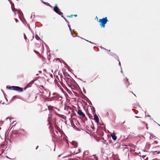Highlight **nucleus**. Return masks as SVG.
<instances>
[{"label": "nucleus", "instance_id": "f257e3e1", "mask_svg": "<svg viewBox=\"0 0 160 160\" xmlns=\"http://www.w3.org/2000/svg\"><path fill=\"white\" fill-rule=\"evenodd\" d=\"M108 20L107 19V17H105L102 19H101L99 20V22L100 23V25L101 27L104 28L105 27V25L106 24Z\"/></svg>", "mask_w": 160, "mask_h": 160}, {"label": "nucleus", "instance_id": "f03ea898", "mask_svg": "<svg viewBox=\"0 0 160 160\" xmlns=\"http://www.w3.org/2000/svg\"><path fill=\"white\" fill-rule=\"evenodd\" d=\"M9 89L14 90L16 91L19 92H21L23 91L22 89L18 86H12V87H9Z\"/></svg>", "mask_w": 160, "mask_h": 160}, {"label": "nucleus", "instance_id": "7ed1b4c3", "mask_svg": "<svg viewBox=\"0 0 160 160\" xmlns=\"http://www.w3.org/2000/svg\"><path fill=\"white\" fill-rule=\"evenodd\" d=\"M53 10L57 13L61 15L62 17H63V13L60 11L59 9L57 6H55L54 7Z\"/></svg>", "mask_w": 160, "mask_h": 160}, {"label": "nucleus", "instance_id": "20e7f679", "mask_svg": "<svg viewBox=\"0 0 160 160\" xmlns=\"http://www.w3.org/2000/svg\"><path fill=\"white\" fill-rule=\"evenodd\" d=\"M78 115L82 116V117H84L85 116V115L83 114L81 110H78Z\"/></svg>", "mask_w": 160, "mask_h": 160}, {"label": "nucleus", "instance_id": "39448f33", "mask_svg": "<svg viewBox=\"0 0 160 160\" xmlns=\"http://www.w3.org/2000/svg\"><path fill=\"white\" fill-rule=\"evenodd\" d=\"M111 136L112 137V139L114 140H116L117 138V137L116 136L115 134L113 132L111 134Z\"/></svg>", "mask_w": 160, "mask_h": 160}, {"label": "nucleus", "instance_id": "423d86ee", "mask_svg": "<svg viewBox=\"0 0 160 160\" xmlns=\"http://www.w3.org/2000/svg\"><path fill=\"white\" fill-rule=\"evenodd\" d=\"M71 144L73 146H74V148H76L77 147V146H78V144L77 143L75 142H74V141H72L71 142Z\"/></svg>", "mask_w": 160, "mask_h": 160}, {"label": "nucleus", "instance_id": "0eeeda50", "mask_svg": "<svg viewBox=\"0 0 160 160\" xmlns=\"http://www.w3.org/2000/svg\"><path fill=\"white\" fill-rule=\"evenodd\" d=\"M56 113L59 116V117H60V118H63L64 120H66V116H65L63 115H61V114H58L57 113H56Z\"/></svg>", "mask_w": 160, "mask_h": 160}, {"label": "nucleus", "instance_id": "6e6552de", "mask_svg": "<svg viewBox=\"0 0 160 160\" xmlns=\"http://www.w3.org/2000/svg\"><path fill=\"white\" fill-rule=\"evenodd\" d=\"M94 118L95 121V122L97 123H98L99 122V118L98 116L97 115H95L94 116Z\"/></svg>", "mask_w": 160, "mask_h": 160}, {"label": "nucleus", "instance_id": "1a4fd4ad", "mask_svg": "<svg viewBox=\"0 0 160 160\" xmlns=\"http://www.w3.org/2000/svg\"><path fill=\"white\" fill-rule=\"evenodd\" d=\"M88 151H86L84 152V153L83 154V156H85L86 155H88Z\"/></svg>", "mask_w": 160, "mask_h": 160}, {"label": "nucleus", "instance_id": "9d476101", "mask_svg": "<svg viewBox=\"0 0 160 160\" xmlns=\"http://www.w3.org/2000/svg\"><path fill=\"white\" fill-rule=\"evenodd\" d=\"M160 152L157 151H153L151 152L152 154H155L154 153L157 152V154L159 153H160Z\"/></svg>", "mask_w": 160, "mask_h": 160}, {"label": "nucleus", "instance_id": "9b49d317", "mask_svg": "<svg viewBox=\"0 0 160 160\" xmlns=\"http://www.w3.org/2000/svg\"><path fill=\"white\" fill-rule=\"evenodd\" d=\"M103 142V143H104V144H106V146H107V145H108V143L107 142H106V140H105L104 141V142Z\"/></svg>", "mask_w": 160, "mask_h": 160}, {"label": "nucleus", "instance_id": "f8f14e48", "mask_svg": "<svg viewBox=\"0 0 160 160\" xmlns=\"http://www.w3.org/2000/svg\"><path fill=\"white\" fill-rule=\"evenodd\" d=\"M35 38L37 40H38L39 39H40L39 37L37 35H36Z\"/></svg>", "mask_w": 160, "mask_h": 160}, {"label": "nucleus", "instance_id": "ddd939ff", "mask_svg": "<svg viewBox=\"0 0 160 160\" xmlns=\"http://www.w3.org/2000/svg\"><path fill=\"white\" fill-rule=\"evenodd\" d=\"M158 143V142L157 141H154L153 143V144L154 145L157 144Z\"/></svg>", "mask_w": 160, "mask_h": 160}, {"label": "nucleus", "instance_id": "4468645a", "mask_svg": "<svg viewBox=\"0 0 160 160\" xmlns=\"http://www.w3.org/2000/svg\"><path fill=\"white\" fill-rule=\"evenodd\" d=\"M33 82H34V81H32L30 82H29V84H28V85H29V84L31 85V84H32Z\"/></svg>", "mask_w": 160, "mask_h": 160}, {"label": "nucleus", "instance_id": "2eb2a0df", "mask_svg": "<svg viewBox=\"0 0 160 160\" xmlns=\"http://www.w3.org/2000/svg\"><path fill=\"white\" fill-rule=\"evenodd\" d=\"M150 136L152 137V138H154L155 137V136H154L151 133L150 134Z\"/></svg>", "mask_w": 160, "mask_h": 160}, {"label": "nucleus", "instance_id": "dca6fc26", "mask_svg": "<svg viewBox=\"0 0 160 160\" xmlns=\"http://www.w3.org/2000/svg\"><path fill=\"white\" fill-rule=\"evenodd\" d=\"M64 20H65V21L67 22V23H68V24H69V22L66 19L64 18V17L63 16V17H62Z\"/></svg>", "mask_w": 160, "mask_h": 160}, {"label": "nucleus", "instance_id": "f3484780", "mask_svg": "<svg viewBox=\"0 0 160 160\" xmlns=\"http://www.w3.org/2000/svg\"><path fill=\"white\" fill-rule=\"evenodd\" d=\"M68 27H69V28L71 32V29L70 27V25H69V24H68Z\"/></svg>", "mask_w": 160, "mask_h": 160}, {"label": "nucleus", "instance_id": "a211bd4d", "mask_svg": "<svg viewBox=\"0 0 160 160\" xmlns=\"http://www.w3.org/2000/svg\"><path fill=\"white\" fill-rule=\"evenodd\" d=\"M12 9V10L13 11V12H15V11H17V10H16V9Z\"/></svg>", "mask_w": 160, "mask_h": 160}, {"label": "nucleus", "instance_id": "6ab92c4d", "mask_svg": "<svg viewBox=\"0 0 160 160\" xmlns=\"http://www.w3.org/2000/svg\"><path fill=\"white\" fill-rule=\"evenodd\" d=\"M86 40L88 42H90V43H92V44H93V42H91V41H88V40Z\"/></svg>", "mask_w": 160, "mask_h": 160}, {"label": "nucleus", "instance_id": "aec40b11", "mask_svg": "<svg viewBox=\"0 0 160 160\" xmlns=\"http://www.w3.org/2000/svg\"><path fill=\"white\" fill-rule=\"evenodd\" d=\"M24 38L25 39H26V35H25V34H24Z\"/></svg>", "mask_w": 160, "mask_h": 160}, {"label": "nucleus", "instance_id": "412c9836", "mask_svg": "<svg viewBox=\"0 0 160 160\" xmlns=\"http://www.w3.org/2000/svg\"><path fill=\"white\" fill-rule=\"evenodd\" d=\"M15 20L16 22H18V20L17 19H15Z\"/></svg>", "mask_w": 160, "mask_h": 160}, {"label": "nucleus", "instance_id": "4be33fe9", "mask_svg": "<svg viewBox=\"0 0 160 160\" xmlns=\"http://www.w3.org/2000/svg\"><path fill=\"white\" fill-rule=\"evenodd\" d=\"M78 150H79L78 152H76V153H78V152H80V149H79Z\"/></svg>", "mask_w": 160, "mask_h": 160}, {"label": "nucleus", "instance_id": "5701e85b", "mask_svg": "<svg viewBox=\"0 0 160 160\" xmlns=\"http://www.w3.org/2000/svg\"><path fill=\"white\" fill-rule=\"evenodd\" d=\"M147 125H148V124H146V128L147 129H148V127H147Z\"/></svg>", "mask_w": 160, "mask_h": 160}, {"label": "nucleus", "instance_id": "b1692460", "mask_svg": "<svg viewBox=\"0 0 160 160\" xmlns=\"http://www.w3.org/2000/svg\"><path fill=\"white\" fill-rule=\"evenodd\" d=\"M126 79H127V81L128 82V83H129V82H128V79L127 78H126Z\"/></svg>", "mask_w": 160, "mask_h": 160}, {"label": "nucleus", "instance_id": "393cba45", "mask_svg": "<svg viewBox=\"0 0 160 160\" xmlns=\"http://www.w3.org/2000/svg\"><path fill=\"white\" fill-rule=\"evenodd\" d=\"M47 5H48V6H50V5L49 4V3H47Z\"/></svg>", "mask_w": 160, "mask_h": 160}, {"label": "nucleus", "instance_id": "a878e982", "mask_svg": "<svg viewBox=\"0 0 160 160\" xmlns=\"http://www.w3.org/2000/svg\"><path fill=\"white\" fill-rule=\"evenodd\" d=\"M34 52L37 53V54L38 53V52L37 51H34Z\"/></svg>", "mask_w": 160, "mask_h": 160}, {"label": "nucleus", "instance_id": "bb28decb", "mask_svg": "<svg viewBox=\"0 0 160 160\" xmlns=\"http://www.w3.org/2000/svg\"><path fill=\"white\" fill-rule=\"evenodd\" d=\"M34 52L37 53V54L38 53V52L37 51H34Z\"/></svg>", "mask_w": 160, "mask_h": 160}, {"label": "nucleus", "instance_id": "cd10ccee", "mask_svg": "<svg viewBox=\"0 0 160 160\" xmlns=\"http://www.w3.org/2000/svg\"><path fill=\"white\" fill-rule=\"evenodd\" d=\"M101 48H102V49H105L104 48H103L101 46Z\"/></svg>", "mask_w": 160, "mask_h": 160}, {"label": "nucleus", "instance_id": "c85d7f7f", "mask_svg": "<svg viewBox=\"0 0 160 160\" xmlns=\"http://www.w3.org/2000/svg\"><path fill=\"white\" fill-rule=\"evenodd\" d=\"M135 117L136 118H140V117H138V116H136Z\"/></svg>", "mask_w": 160, "mask_h": 160}, {"label": "nucleus", "instance_id": "c756f323", "mask_svg": "<svg viewBox=\"0 0 160 160\" xmlns=\"http://www.w3.org/2000/svg\"><path fill=\"white\" fill-rule=\"evenodd\" d=\"M95 160H98V158L96 157L95 158Z\"/></svg>", "mask_w": 160, "mask_h": 160}, {"label": "nucleus", "instance_id": "7c9ffc66", "mask_svg": "<svg viewBox=\"0 0 160 160\" xmlns=\"http://www.w3.org/2000/svg\"><path fill=\"white\" fill-rule=\"evenodd\" d=\"M119 64L120 65H121V63L119 61Z\"/></svg>", "mask_w": 160, "mask_h": 160}, {"label": "nucleus", "instance_id": "2f4dec72", "mask_svg": "<svg viewBox=\"0 0 160 160\" xmlns=\"http://www.w3.org/2000/svg\"><path fill=\"white\" fill-rule=\"evenodd\" d=\"M33 13H34H34H32V14L31 17H32V14H33Z\"/></svg>", "mask_w": 160, "mask_h": 160}, {"label": "nucleus", "instance_id": "473e14b6", "mask_svg": "<svg viewBox=\"0 0 160 160\" xmlns=\"http://www.w3.org/2000/svg\"><path fill=\"white\" fill-rule=\"evenodd\" d=\"M74 16H75V17H77V15H74Z\"/></svg>", "mask_w": 160, "mask_h": 160}, {"label": "nucleus", "instance_id": "72a5a7b5", "mask_svg": "<svg viewBox=\"0 0 160 160\" xmlns=\"http://www.w3.org/2000/svg\"><path fill=\"white\" fill-rule=\"evenodd\" d=\"M72 15H71V16H69V17H72Z\"/></svg>", "mask_w": 160, "mask_h": 160}, {"label": "nucleus", "instance_id": "f704fd0d", "mask_svg": "<svg viewBox=\"0 0 160 160\" xmlns=\"http://www.w3.org/2000/svg\"><path fill=\"white\" fill-rule=\"evenodd\" d=\"M39 73H41V72H41V71H39Z\"/></svg>", "mask_w": 160, "mask_h": 160}, {"label": "nucleus", "instance_id": "c9c22d12", "mask_svg": "<svg viewBox=\"0 0 160 160\" xmlns=\"http://www.w3.org/2000/svg\"><path fill=\"white\" fill-rule=\"evenodd\" d=\"M43 3L45 4H46V3L45 2H43Z\"/></svg>", "mask_w": 160, "mask_h": 160}, {"label": "nucleus", "instance_id": "e433bc0d", "mask_svg": "<svg viewBox=\"0 0 160 160\" xmlns=\"http://www.w3.org/2000/svg\"><path fill=\"white\" fill-rule=\"evenodd\" d=\"M50 92H49V95H50Z\"/></svg>", "mask_w": 160, "mask_h": 160}, {"label": "nucleus", "instance_id": "4c0bfd02", "mask_svg": "<svg viewBox=\"0 0 160 160\" xmlns=\"http://www.w3.org/2000/svg\"><path fill=\"white\" fill-rule=\"evenodd\" d=\"M38 75H39V74H37L36 75L37 76H38Z\"/></svg>", "mask_w": 160, "mask_h": 160}, {"label": "nucleus", "instance_id": "58836bf2", "mask_svg": "<svg viewBox=\"0 0 160 160\" xmlns=\"http://www.w3.org/2000/svg\"><path fill=\"white\" fill-rule=\"evenodd\" d=\"M38 146H37V147H36V149H37L38 148Z\"/></svg>", "mask_w": 160, "mask_h": 160}, {"label": "nucleus", "instance_id": "ea45409f", "mask_svg": "<svg viewBox=\"0 0 160 160\" xmlns=\"http://www.w3.org/2000/svg\"><path fill=\"white\" fill-rule=\"evenodd\" d=\"M57 109L58 110V111L59 110V109H58L57 108Z\"/></svg>", "mask_w": 160, "mask_h": 160}, {"label": "nucleus", "instance_id": "a19ab883", "mask_svg": "<svg viewBox=\"0 0 160 160\" xmlns=\"http://www.w3.org/2000/svg\"><path fill=\"white\" fill-rule=\"evenodd\" d=\"M122 72V70H121V72Z\"/></svg>", "mask_w": 160, "mask_h": 160}, {"label": "nucleus", "instance_id": "79ce46f5", "mask_svg": "<svg viewBox=\"0 0 160 160\" xmlns=\"http://www.w3.org/2000/svg\"><path fill=\"white\" fill-rule=\"evenodd\" d=\"M20 11H18V12H19V13H20Z\"/></svg>", "mask_w": 160, "mask_h": 160}, {"label": "nucleus", "instance_id": "37998d69", "mask_svg": "<svg viewBox=\"0 0 160 160\" xmlns=\"http://www.w3.org/2000/svg\"><path fill=\"white\" fill-rule=\"evenodd\" d=\"M134 94V96H136H136L134 94Z\"/></svg>", "mask_w": 160, "mask_h": 160}, {"label": "nucleus", "instance_id": "c03bdc74", "mask_svg": "<svg viewBox=\"0 0 160 160\" xmlns=\"http://www.w3.org/2000/svg\"><path fill=\"white\" fill-rule=\"evenodd\" d=\"M14 122L13 121V122H12V123H14Z\"/></svg>", "mask_w": 160, "mask_h": 160}, {"label": "nucleus", "instance_id": "a18cd8bd", "mask_svg": "<svg viewBox=\"0 0 160 160\" xmlns=\"http://www.w3.org/2000/svg\"><path fill=\"white\" fill-rule=\"evenodd\" d=\"M158 126H160V125L159 124H158Z\"/></svg>", "mask_w": 160, "mask_h": 160}, {"label": "nucleus", "instance_id": "49530a36", "mask_svg": "<svg viewBox=\"0 0 160 160\" xmlns=\"http://www.w3.org/2000/svg\"><path fill=\"white\" fill-rule=\"evenodd\" d=\"M8 86H7V88H8Z\"/></svg>", "mask_w": 160, "mask_h": 160}, {"label": "nucleus", "instance_id": "de8ad7c7", "mask_svg": "<svg viewBox=\"0 0 160 160\" xmlns=\"http://www.w3.org/2000/svg\"><path fill=\"white\" fill-rule=\"evenodd\" d=\"M66 109V108L65 107L64 108V109Z\"/></svg>", "mask_w": 160, "mask_h": 160}, {"label": "nucleus", "instance_id": "09e8293b", "mask_svg": "<svg viewBox=\"0 0 160 160\" xmlns=\"http://www.w3.org/2000/svg\"><path fill=\"white\" fill-rule=\"evenodd\" d=\"M83 39H84V38H83ZM84 40H85V39H84Z\"/></svg>", "mask_w": 160, "mask_h": 160}, {"label": "nucleus", "instance_id": "8fccbe9b", "mask_svg": "<svg viewBox=\"0 0 160 160\" xmlns=\"http://www.w3.org/2000/svg\"><path fill=\"white\" fill-rule=\"evenodd\" d=\"M17 1H18V0H17Z\"/></svg>", "mask_w": 160, "mask_h": 160}]
</instances>
